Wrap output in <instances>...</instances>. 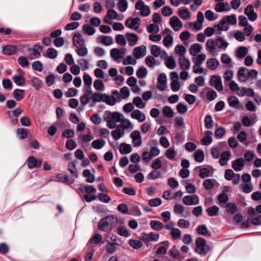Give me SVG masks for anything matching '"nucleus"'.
I'll return each mask as SVG.
<instances>
[{"instance_id": "53", "label": "nucleus", "mask_w": 261, "mask_h": 261, "mask_svg": "<svg viewBox=\"0 0 261 261\" xmlns=\"http://www.w3.org/2000/svg\"><path fill=\"white\" fill-rule=\"evenodd\" d=\"M58 180L68 184H71L74 182V179H69L68 177L63 174H59L57 175Z\"/></svg>"}, {"instance_id": "29", "label": "nucleus", "mask_w": 261, "mask_h": 261, "mask_svg": "<svg viewBox=\"0 0 261 261\" xmlns=\"http://www.w3.org/2000/svg\"><path fill=\"white\" fill-rule=\"evenodd\" d=\"M159 239V234L158 233H154L150 232L148 234H144L142 236V239L145 242L149 241H158Z\"/></svg>"}, {"instance_id": "21", "label": "nucleus", "mask_w": 261, "mask_h": 261, "mask_svg": "<svg viewBox=\"0 0 261 261\" xmlns=\"http://www.w3.org/2000/svg\"><path fill=\"white\" fill-rule=\"evenodd\" d=\"M245 166V162L243 158H238L232 162V168L237 172L241 171Z\"/></svg>"}, {"instance_id": "11", "label": "nucleus", "mask_w": 261, "mask_h": 261, "mask_svg": "<svg viewBox=\"0 0 261 261\" xmlns=\"http://www.w3.org/2000/svg\"><path fill=\"white\" fill-rule=\"evenodd\" d=\"M125 25L127 28L137 31L140 25V19L138 18H128L125 20Z\"/></svg>"}, {"instance_id": "50", "label": "nucleus", "mask_w": 261, "mask_h": 261, "mask_svg": "<svg viewBox=\"0 0 261 261\" xmlns=\"http://www.w3.org/2000/svg\"><path fill=\"white\" fill-rule=\"evenodd\" d=\"M164 244V246L160 247L156 251L157 255L165 254L166 253L167 249L169 247V244L168 241H164L161 243Z\"/></svg>"}, {"instance_id": "38", "label": "nucleus", "mask_w": 261, "mask_h": 261, "mask_svg": "<svg viewBox=\"0 0 261 261\" xmlns=\"http://www.w3.org/2000/svg\"><path fill=\"white\" fill-rule=\"evenodd\" d=\"M132 151V147L130 144L122 143L119 147V152L122 154H127Z\"/></svg>"}, {"instance_id": "5", "label": "nucleus", "mask_w": 261, "mask_h": 261, "mask_svg": "<svg viewBox=\"0 0 261 261\" xmlns=\"http://www.w3.org/2000/svg\"><path fill=\"white\" fill-rule=\"evenodd\" d=\"M125 54L126 50L123 48H114L110 51V56L115 62L118 63H120L123 60Z\"/></svg>"}, {"instance_id": "31", "label": "nucleus", "mask_w": 261, "mask_h": 261, "mask_svg": "<svg viewBox=\"0 0 261 261\" xmlns=\"http://www.w3.org/2000/svg\"><path fill=\"white\" fill-rule=\"evenodd\" d=\"M178 62L181 69L187 70L189 68L190 65V61L185 56L179 57Z\"/></svg>"}, {"instance_id": "10", "label": "nucleus", "mask_w": 261, "mask_h": 261, "mask_svg": "<svg viewBox=\"0 0 261 261\" xmlns=\"http://www.w3.org/2000/svg\"><path fill=\"white\" fill-rule=\"evenodd\" d=\"M150 53L154 57H160L161 59H165L167 57V53L164 50H162L159 46L155 45L151 46Z\"/></svg>"}, {"instance_id": "63", "label": "nucleus", "mask_w": 261, "mask_h": 261, "mask_svg": "<svg viewBox=\"0 0 261 261\" xmlns=\"http://www.w3.org/2000/svg\"><path fill=\"white\" fill-rule=\"evenodd\" d=\"M178 14L183 19H188L190 17V13L187 9H180L178 11Z\"/></svg>"}, {"instance_id": "3", "label": "nucleus", "mask_w": 261, "mask_h": 261, "mask_svg": "<svg viewBox=\"0 0 261 261\" xmlns=\"http://www.w3.org/2000/svg\"><path fill=\"white\" fill-rule=\"evenodd\" d=\"M258 72L255 69L249 70L247 68L242 67L238 72V80L241 82H245L248 80H256Z\"/></svg>"}, {"instance_id": "7", "label": "nucleus", "mask_w": 261, "mask_h": 261, "mask_svg": "<svg viewBox=\"0 0 261 261\" xmlns=\"http://www.w3.org/2000/svg\"><path fill=\"white\" fill-rule=\"evenodd\" d=\"M147 53V48L145 45L135 47L132 51L134 58L139 59L145 57Z\"/></svg>"}, {"instance_id": "58", "label": "nucleus", "mask_w": 261, "mask_h": 261, "mask_svg": "<svg viewBox=\"0 0 261 261\" xmlns=\"http://www.w3.org/2000/svg\"><path fill=\"white\" fill-rule=\"evenodd\" d=\"M228 102L230 107H234L237 109L240 107L239 101L238 98L236 96H233L229 97L228 99Z\"/></svg>"}, {"instance_id": "35", "label": "nucleus", "mask_w": 261, "mask_h": 261, "mask_svg": "<svg viewBox=\"0 0 261 261\" xmlns=\"http://www.w3.org/2000/svg\"><path fill=\"white\" fill-rule=\"evenodd\" d=\"M202 48V46L198 43L192 44L189 49L190 54L193 56H196L201 51Z\"/></svg>"}, {"instance_id": "33", "label": "nucleus", "mask_w": 261, "mask_h": 261, "mask_svg": "<svg viewBox=\"0 0 261 261\" xmlns=\"http://www.w3.org/2000/svg\"><path fill=\"white\" fill-rule=\"evenodd\" d=\"M165 155L169 160L175 161L177 155V153L173 147H170L166 150Z\"/></svg>"}, {"instance_id": "54", "label": "nucleus", "mask_w": 261, "mask_h": 261, "mask_svg": "<svg viewBox=\"0 0 261 261\" xmlns=\"http://www.w3.org/2000/svg\"><path fill=\"white\" fill-rule=\"evenodd\" d=\"M219 211V208L216 205L211 206L206 210L207 214L210 217L217 216L218 214Z\"/></svg>"}, {"instance_id": "18", "label": "nucleus", "mask_w": 261, "mask_h": 261, "mask_svg": "<svg viewBox=\"0 0 261 261\" xmlns=\"http://www.w3.org/2000/svg\"><path fill=\"white\" fill-rule=\"evenodd\" d=\"M118 13L113 9H110L107 11V15L105 17L104 22L106 23L111 24L113 20L117 18Z\"/></svg>"}, {"instance_id": "57", "label": "nucleus", "mask_w": 261, "mask_h": 261, "mask_svg": "<svg viewBox=\"0 0 261 261\" xmlns=\"http://www.w3.org/2000/svg\"><path fill=\"white\" fill-rule=\"evenodd\" d=\"M194 159L197 162L201 163L204 160V152L202 150H196L194 155Z\"/></svg>"}, {"instance_id": "1", "label": "nucleus", "mask_w": 261, "mask_h": 261, "mask_svg": "<svg viewBox=\"0 0 261 261\" xmlns=\"http://www.w3.org/2000/svg\"><path fill=\"white\" fill-rule=\"evenodd\" d=\"M118 219L117 216L110 215L101 219L98 224L99 230L107 231L113 229L117 224Z\"/></svg>"}, {"instance_id": "42", "label": "nucleus", "mask_w": 261, "mask_h": 261, "mask_svg": "<svg viewBox=\"0 0 261 261\" xmlns=\"http://www.w3.org/2000/svg\"><path fill=\"white\" fill-rule=\"evenodd\" d=\"M17 48L12 45H7L3 48V53L6 55H11L16 53Z\"/></svg>"}, {"instance_id": "59", "label": "nucleus", "mask_w": 261, "mask_h": 261, "mask_svg": "<svg viewBox=\"0 0 261 261\" xmlns=\"http://www.w3.org/2000/svg\"><path fill=\"white\" fill-rule=\"evenodd\" d=\"M214 34L219 35V31L216 28L215 25H214V28L208 27L204 30V34L207 37H211Z\"/></svg>"}, {"instance_id": "40", "label": "nucleus", "mask_w": 261, "mask_h": 261, "mask_svg": "<svg viewBox=\"0 0 261 261\" xmlns=\"http://www.w3.org/2000/svg\"><path fill=\"white\" fill-rule=\"evenodd\" d=\"M133 103L139 109H143L146 107V102H143L139 96L135 97L133 100Z\"/></svg>"}, {"instance_id": "27", "label": "nucleus", "mask_w": 261, "mask_h": 261, "mask_svg": "<svg viewBox=\"0 0 261 261\" xmlns=\"http://www.w3.org/2000/svg\"><path fill=\"white\" fill-rule=\"evenodd\" d=\"M231 156V152L230 151H225L221 153L220 159L219 160L220 164L223 166L227 165L228 160Z\"/></svg>"}, {"instance_id": "6", "label": "nucleus", "mask_w": 261, "mask_h": 261, "mask_svg": "<svg viewBox=\"0 0 261 261\" xmlns=\"http://www.w3.org/2000/svg\"><path fill=\"white\" fill-rule=\"evenodd\" d=\"M135 8L140 11L141 15L143 16H147L150 13L149 6L145 5L142 0H139L136 3Z\"/></svg>"}, {"instance_id": "52", "label": "nucleus", "mask_w": 261, "mask_h": 261, "mask_svg": "<svg viewBox=\"0 0 261 261\" xmlns=\"http://www.w3.org/2000/svg\"><path fill=\"white\" fill-rule=\"evenodd\" d=\"M68 170L69 171L71 174L75 178H77L78 173L77 170L75 167V164L74 162H70L68 165Z\"/></svg>"}, {"instance_id": "41", "label": "nucleus", "mask_w": 261, "mask_h": 261, "mask_svg": "<svg viewBox=\"0 0 261 261\" xmlns=\"http://www.w3.org/2000/svg\"><path fill=\"white\" fill-rule=\"evenodd\" d=\"M105 144L106 141L102 139H96L91 143L92 147L96 149H100L102 148Z\"/></svg>"}, {"instance_id": "60", "label": "nucleus", "mask_w": 261, "mask_h": 261, "mask_svg": "<svg viewBox=\"0 0 261 261\" xmlns=\"http://www.w3.org/2000/svg\"><path fill=\"white\" fill-rule=\"evenodd\" d=\"M134 57H133L132 56L129 55L126 57L124 60H123V64L124 65H135L137 63V60Z\"/></svg>"}, {"instance_id": "2", "label": "nucleus", "mask_w": 261, "mask_h": 261, "mask_svg": "<svg viewBox=\"0 0 261 261\" xmlns=\"http://www.w3.org/2000/svg\"><path fill=\"white\" fill-rule=\"evenodd\" d=\"M122 115L118 112L107 111L103 115V119L107 122V126L110 129L116 127L117 122L121 121Z\"/></svg>"}, {"instance_id": "8", "label": "nucleus", "mask_w": 261, "mask_h": 261, "mask_svg": "<svg viewBox=\"0 0 261 261\" xmlns=\"http://www.w3.org/2000/svg\"><path fill=\"white\" fill-rule=\"evenodd\" d=\"M182 202L186 205H195L199 203V198L197 195L185 196L182 198Z\"/></svg>"}, {"instance_id": "17", "label": "nucleus", "mask_w": 261, "mask_h": 261, "mask_svg": "<svg viewBox=\"0 0 261 261\" xmlns=\"http://www.w3.org/2000/svg\"><path fill=\"white\" fill-rule=\"evenodd\" d=\"M130 117L140 123L143 122L146 120L145 114L138 109L134 110L130 114Z\"/></svg>"}, {"instance_id": "49", "label": "nucleus", "mask_w": 261, "mask_h": 261, "mask_svg": "<svg viewBox=\"0 0 261 261\" xmlns=\"http://www.w3.org/2000/svg\"><path fill=\"white\" fill-rule=\"evenodd\" d=\"M228 25H233L237 23V17L235 14L226 15L223 17Z\"/></svg>"}, {"instance_id": "13", "label": "nucleus", "mask_w": 261, "mask_h": 261, "mask_svg": "<svg viewBox=\"0 0 261 261\" xmlns=\"http://www.w3.org/2000/svg\"><path fill=\"white\" fill-rule=\"evenodd\" d=\"M42 160L37 159L34 156H30L27 161V164L30 169L39 168L42 163Z\"/></svg>"}, {"instance_id": "47", "label": "nucleus", "mask_w": 261, "mask_h": 261, "mask_svg": "<svg viewBox=\"0 0 261 261\" xmlns=\"http://www.w3.org/2000/svg\"><path fill=\"white\" fill-rule=\"evenodd\" d=\"M205 90H208L206 94V97L208 100L212 101L217 97V93L214 90L211 89L208 87H206Z\"/></svg>"}, {"instance_id": "23", "label": "nucleus", "mask_w": 261, "mask_h": 261, "mask_svg": "<svg viewBox=\"0 0 261 261\" xmlns=\"http://www.w3.org/2000/svg\"><path fill=\"white\" fill-rule=\"evenodd\" d=\"M83 79L84 83L83 90L91 91V85L92 83V79L91 77L88 74L85 73L84 74Z\"/></svg>"}, {"instance_id": "20", "label": "nucleus", "mask_w": 261, "mask_h": 261, "mask_svg": "<svg viewBox=\"0 0 261 261\" xmlns=\"http://www.w3.org/2000/svg\"><path fill=\"white\" fill-rule=\"evenodd\" d=\"M166 75L165 73H161L158 78L157 88L161 91L165 90L167 88Z\"/></svg>"}, {"instance_id": "32", "label": "nucleus", "mask_w": 261, "mask_h": 261, "mask_svg": "<svg viewBox=\"0 0 261 261\" xmlns=\"http://www.w3.org/2000/svg\"><path fill=\"white\" fill-rule=\"evenodd\" d=\"M228 25L223 18L221 19L218 24L215 25L216 28L219 31V34H221L222 31H227L229 28Z\"/></svg>"}, {"instance_id": "56", "label": "nucleus", "mask_w": 261, "mask_h": 261, "mask_svg": "<svg viewBox=\"0 0 261 261\" xmlns=\"http://www.w3.org/2000/svg\"><path fill=\"white\" fill-rule=\"evenodd\" d=\"M181 231L177 228H173L171 231V236L174 240L181 239Z\"/></svg>"}, {"instance_id": "39", "label": "nucleus", "mask_w": 261, "mask_h": 261, "mask_svg": "<svg viewBox=\"0 0 261 261\" xmlns=\"http://www.w3.org/2000/svg\"><path fill=\"white\" fill-rule=\"evenodd\" d=\"M215 40L218 48L225 50L228 47V43L226 42L223 38L218 37Z\"/></svg>"}, {"instance_id": "43", "label": "nucleus", "mask_w": 261, "mask_h": 261, "mask_svg": "<svg viewBox=\"0 0 261 261\" xmlns=\"http://www.w3.org/2000/svg\"><path fill=\"white\" fill-rule=\"evenodd\" d=\"M206 65L209 69L215 70L218 67L219 62L216 59L212 58L207 60Z\"/></svg>"}, {"instance_id": "36", "label": "nucleus", "mask_w": 261, "mask_h": 261, "mask_svg": "<svg viewBox=\"0 0 261 261\" xmlns=\"http://www.w3.org/2000/svg\"><path fill=\"white\" fill-rule=\"evenodd\" d=\"M248 49L244 46H241L237 48L236 50V56L239 59L244 58L248 54Z\"/></svg>"}, {"instance_id": "55", "label": "nucleus", "mask_w": 261, "mask_h": 261, "mask_svg": "<svg viewBox=\"0 0 261 261\" xmlns=\"http://www.w3.org/2000/svg\"><path fill=\"white\" fill-rule=\"evenodd\" d=\"M150 227L154 230L159 231L162 229L163 224L159 221L152 220L150 222Z\"/></svg>"}, {"instance_id": "45", "label": "nucleus", "mask_w": 261, "mask_h": 261, "mask_svg": "<svg viewBox=\"0 0 261 261\" xmlns=\"http://www.w3.org/2000/svg\"><path fill=\"white\" fill-rule=\"evenodd\" d=\"M105 94H101L98 92H95L91 95V99L94 102L103 101Z\"/></svg>"}, {"instance_id": "14", "label": "nucleus", "mask_w": 261, "mask_h": 261, "mask_svg": "<svg viewBox=\"0 0 261 261\" xmlns=\"http://www.w3.org/2000/svg\"><path fill=\"white\" fill-rule=\"evenodd\" d=\"M205 48L207 51L212 55L217 54L218 51L216 40L213 39H209L207 40Z\"/></svg>"}, {"instance_id": "22", "label": "nucleus", "mask_w": 261, "mask_h": 261, "mask_svg": "<svg viewBox=\"0 0 261 261\" xmlns=\"http://www.w3.org/2000/svg\"><path fill=\"white\" fill-rule=\"evenodd\" d=\"M94 139L90 132L87 135H80L78 137L77 141L81 144L84 145L91 141Z\"/></svg>"}, {"instance_id": "25", "label": "nucleus", "mask_w": 261, "mask_h": 261, "mask_svg": "<svg viewBox=\"0 0 261 261\" xmlns=\"http://www.w3.org/2000/svg\"><path fill=\"white\" fill-rule=\"evenodd\" d=\"M73 42L74 45L78 47L82 46L84 44L85 40L80 33H75L73 36Z\"/></svg>"}, {"instance_id": "46", "label": "nucleus", "mask_w": 261, "mask_h": 261, "mask_svg": "<svg viewBox=\"0 0 261 261\" xmlns=\"http://www.w3.org/2000/svg\"><path fill=\"white\" fill-rule=\"evenodd\" d=\"M25 94L24 91L23 90L16 89L13 92L14 97L17 101H20L22 99Z\"/></svg>"}, {"instance_id": "30", "label": "nucleus", "mask_w": 261, "mask_h": 261, "mask_svg": "<svg viewBox=\"0 0 261 261\" xmlns=\"http://www.w3.org/2000/svg\"><path fill=\"white\" fill-rule=\"evenodd\" d=\"M84 94L82 95L80 98L81 103L83 105H86L89 102L91 98L92 92L90 90H83Z\"/></svg>"}, {"instance_id": "51", "label": "nucleus", "mask_w": 261, "mask_h": 261, "mask_svg": "<svg viewBox=\"0 0 261 261\" xmlns=\"http://www.w3.org/2000/svg\"><path fill=\"white\" fill-rule=\"evenodd\" d=\"M166 66L170 69H173L176 67V62L174 59L171 57H167L165 60Z\"/></svg>"}, {"instance_id": "15", "label": "nucleus", "mask_w": 261, "mask_h": 261, "mask_svg": "<svg viewBox=\"0 0 261 261\" xmlns=\"http://www.w3.org/2000/svg\"><path fill=\"white\" fill-rule=\"evenodd\" d=\"M214 173V168L211 166H206L199 171V175L202 178L212 176Z\"/></svg>"}, {"instance_id": "37", "label": "nucleus", "mask_w": 261, "mask_h": 261, "mask_svg": "<svg viewBox=\"0 0 261 261\" xmlns=\"http://www.w3.org/2000/svg\"><path fill=\"white\" fill-rule=\"evenodd\" d=\"M213 133L211 131H206L204 133V136L201 140L202 144L204 145H208L212 142V137Z\"/></svg>"}, {"instance_id": "9", "label": "nucleus", "mask_w": 261, "mask_h": 261, "mask_svg": "<svg viewBox=\"0 0 261 261\" xmlns=\"http://www.w3.org/2000/svg\"><path fill=\"white\" fill-rule=\"evenodd\" d=\"M210 84L218 91H222L223 90V86L220 76H213L210 81Z\"/></svg>"}, {"instance_id": "44", "label": "nucleus", "mask_w": 261, "mask_h": 261, "mask_svg": "<svg viewBox=\"0 0 261 261\" xmlns=\"http://www.w3.org/2000/svg\"><path fill=\"white\" fill-rule=\"evenodd\" d=\"M117 237L111 233H107L105 238V241L108 244H118L117 243Z\"/></svg>"}, {"instance_id": "26", "label": "nucleus", "mask_w": 261, "mask_h": 261, "mask_svg": "<svg viewBox=\"0 0 261 261\" xmlns=\"http://www.w3.org/2000/svg\"><path fill=\"white\" fill-rule=\"evenodd\" d=\"M230 10V7L227 3H218L215 7V10L218 12H226Z\"/></svg>"}, {"instance_id": "34", "label": "nucleus", "mask_w": 261, "mask_h": 261, "mask_svg": "<svg viewBox=\"0 0 261 261\" xmlns=\"http://www.w3.org/2000/svg\"><path fill=\"white\" fill-rule=\"evenodd\" d=\"M120 122L121 123L118 126L121 127L122 129H123L124 130V129H132L134 127L132 123L128 119L121 118V121Z\"/></svg>"}, {"instance_id": "64", "label": "nucleus", "mask_w": 261, "mask_h": 261, "mask_svg": "<svg viewBox=\"0 0 261 261\" xmlns=\"http://www.w3.org/2000/svg\"><path fill=\"white\" fill-rule=\"evenodd\" d=\"M256 213L261 214V204L257 205L255 208L250 207L248 210V213L250 216H255Z\"/></svg>"}, {"instance_id": "62", "label": "nucleus", "mask_w": 261, "mask_h": 261, "mask_svg": "<svg viewBox=\"0 0 261 261\" xmlns=\"http://www.w3.org/2000/svg\"><path fill=\"white\" fill-rule=\"evenodd\" d=\"M93 86L95 89L97 91H103L105 88L102 81L99 79H97L94 81Z\"/></svg>"}, {"instance_id": "4", "label": "nucleus", "mask_w": 261, "mask_h": 261, "mask_svg": "<svg viewBox=\"0 0 261 261\" xmlns=\"http://www.w3.org/2000/svg\"><path fill=\"white\" fill-rule=\"evenodd\" d=\"M195 251L200 255H205L210 250V248L204 238H197L195 240Z\"/></svg>"}, {"instance_id": "16", "label": "nucleus", "mask_w": 261, "mask_h": 261, "mask_svg": "<svg viewBox=\"0 0 261 261\" xmlns=\"http://www.w3.org/2000/svg\"><path fill=\"white\" fill-rule=\"evenodd\" d=\"M244 13L247 16L248 18L251 21H255L257 17V14L254 11L253 7L251 5H248L244 10Z\"/></svg>"}, {"instance_id": "48", "label": "nucleus", "mask_w": 261, "mask_h": 261, "mask_svg": "<svg viewBox=\"0 0 261 261\" xmlns=\"http://www.w3.org/2000/svg\"><path fill=\"white\" fill-rule=\"evenodd\" d=\"M83 176L87 177L86 181L88 182L92 183L95 180V176L93 174H91V171L89 169H85L83 173Z\"/></svg>"}, {"instance_id": "24", "label": "nucleus", "mask_w": 261, "mask_h": 261, "mask_svg": "<svg viewBox=\"0 0 261 261\" xmlns=\"http://www.w3.org/2000/svg\"><path fill=\"white\" fill-rule=\"evenodd\" d=\"M126 38L130 46H133L137 44L139 40V38L136 34L134 33H126Z\"/></svg>"}, {"instance_id": "12", "label": "nucleus", "mask_w": 261, "mask_h": 261, "mask_svg": "<svg viewBox=\"0 0 261 261\" xmlns=\"http://www.w3.org/2000/svg\"><path fill=\"white\" fill-rule=\"evenodd\" d=\"M130 137L134 147H138L141 145L142 141L139 131L136 130L133 131L130 135Z\"/></svg>"}, {"instance_id": "28", "label": "nucleus", "mask_w": 261, "mask_h": 261, "mask_svg": "<svg viewBox=\"0 0 261 261\" xmlns=\"http://www.w3.org/2000/svg\"><path fill=\"white\" fill-rule=\"evenodd\" d=\"M124 130L118 126L116 128L111 132V135L115 140H118L124 134Z\"/></svg>"}, {"instance_id": "61", "label": "nucleus", "mask_w": 261, "mask_h": 261, "mask_svg": "<svg viewBox=\"0 0 261 261\" xmlns=\"http://www.w3.org/2000/svg\"><path fill=\"white\" fill-rule=\"evenodd\" d=\"M163 113L164 116L167 118H172L174 116V112L172 109L167 106L163 108Z\"/></svg>"}, {"instance_id": "19", "label": "nucleus", "mask_w": 261, "mask_h": 261, "mask_svg": "<svg viewBox=\"0 0 261 261\" xmlns=\"http://www.w3.org/2000/svg\"><path fill=\"white\" fill-rule=\"evenodd\" d=\"M169 23L175 31H178L182 27L181 21L176 16H172L170 18Z\"/></svg>"}]
</instances>
